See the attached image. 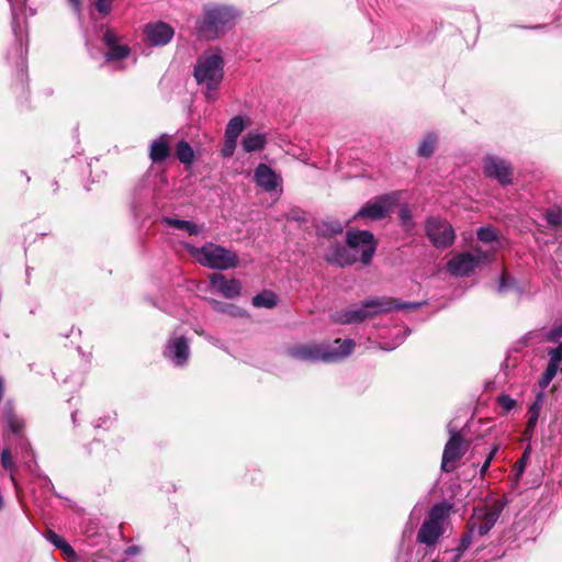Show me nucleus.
<instances>
[{"mask_svg": "<svg viewBox=\"0 0 562 562\" xmlns=\"http://www.w3.org/2000/svg\"><path fill=\"white\" fill-rule=\"evenodd\" d=\"M236 138H225V144L222 149V154L224 157H229L234 154L236 147Z\"/></svg>", "mask_w": 562, "mask_h": 562, "instance_id": "nucleus-38", "label": "nucleus"}, {"mask_svg": "<svg viewBox=\"0 0 562 562\" xmlns=\"http://www.w3.org/2000/svg\"><path fill=\"white\" fill-rule=\"evenodd\" d=\"M549 363L559 366L562 362V342L548 350Z\"/></svg>", "mask_w": 562, "mask_h": 562, "instance_id": "nucleus-36", "label": "nucleus"}, {"mask_svg": "<svg viewBox=\"0 0 562 562\" xmlns=\"http://www.w3.org/2000/svg\"><path fill=\"white\" fill-rule=\"evenodd\" d=\"M244 130V120L241 116H234L229 120L226 130L225 138H238Z\"/></svg>", "mask_w": 562, "mask_h": 562, "instance_id": "nucleus-29", "label": "nucleus"}, {"mask_svg": "<svg viewBox=\"0 0 562 562\" xmlns=\"http://www.w3.org/2000/svg\"><path fill=\"white\" fill-rule=\"evenodd\" d=\"M499 513L501 509H493L473 517L470 522L471 532H477L479 536L486 535L496 524Z\"/></svg>", "mask_w": 562, "mask_h": 562, "instance_id": "nucleus-19", "label": "nucleus"}, {"mask_svg": "<svg viewBox=\"0 0 562 562\" xmlns=\"http://www.w3.org/2000/svg\"><path fill=\"white\" fill-rule=\"evenodd\" d=\"M325 260L335 266L345 267L355 263L358 256L347 246L339 243L330 244L328 250L324 256Z\"/></svg>", "mask_w": 562, "mask_h": 562, "instance_id": "nucleus-17", "label": "nucleus"}, {"mask_svg": "<svg viewBox=\"0 0 562 562\" xmlns=\"http://www.w3.org/2000/svg\"><path fill=\"white\" fill-rule=\"evenodd\" d=\"M395 196L386 194L368 201L353 216V220L378 221L386 217L393 210Z\"/></svg>", "mask_w": 562, "mask_h": 562, "instance_id": "nucleus-9", "label": "nucleus"}, {"mask_svg": "<svg viewBox=\"0 0 562 562\" xmlns=\"http://www.w3.org/2000/svg\"><path fill=\"white\" fill-rule=\"evenodd\" d=\"M4 417L10 430L19 434L23 428V422L13 413L12 406L8 403L4 407Z\"/></svg>", "mask_w": 562, "mask_h": 562, "instance_id": "nucleus-28", "label": "nucleus"}, {"mask_svg": "<svg viewBox=\"0 0 562 562\" xmlns=\"http://www.w3.org/2000/svg\"><path fill=\"white\" fill-rule=\"evenodd\" d=\"M176 156L181 164L191 166L194 160V150L187 140L181 139L177 143Z\"/></svg>", "mask_w": 562, "mask_h": 562, "instance_id": "nucleus-25", "label": "nucleus"}, {"mask_svg": "<svg viewBox=\"0 0 562 562\" xmlns=\"http://www.w3.org/2000/svg\"><path fill=\"white\" fill-rule=\"evenodd\" d=\"M11 4L12 10V27L15 36H18L16 25H18V15L22 13L26 5V0H8Z\"/></svg>", "mask_w": 562, "mask_h": 562, "instance_id": "nucleus-30", "label": "nucleus"}, {"mask_svg": "<svg viewBox=\"0 0 562 562\" xmlns=\"http://www.w3.org/2000/svg\"><path fill=\"white\" fill-rule=\"evenodd\" d=\"M254 181L265 192L281 190L282 177L266 164H259L254 171Z\"/></svg>", "mask_w": 562, "mask_h": 562, "instance_id": "nucleus-15", "label": "nucleus"}, {"mask_svg": "<svg viewBox=\"0 0 562 562\" xmlns=\"http://www.w3.org/2000/svg\"><path fill=\"white\" fill-rule=\"evenodd\" d=\"M548 223L551 225H559L562 222V215L560 212L557 211H550L547 214Z\"/></svg>", "mask_w": 562, "mask_h": 562, "instance_id": "nucleus-44", "label": "nucleus"}, {"mask_svg": "<svg viewBox=\"0 0 562 562\" xmlns=\"http://www.w3.org/2000/svg\"><path fill=\"white\" fill-rule=\"evenodd\" d=\"M68 2L71 5L76 15L80 18L82 13V0H68Z\"/></svg>", "mask_w": 562, "mask_h": 562, "instance_id": "nucleus-45", "label": "nucleus"}, {"mask_svg": "<svg viewBox=\"0 0 562 562\" xmlns=\"http://www.w3.org/2000/svg\"><path fill=\"white\" fill-rule=\"evenodd\" d=\"M102 42L106 48L104 54L106 61H117L128 57L131 49L114 30L106 29L103 32Z\"/></svg>", "mask_w": 562, "mask_h": 562, "instance_id": "nucleus-13", "label": "nucleus"}, {"mask_svg": "<svg viewBox=\"0 0 562 562\" xmlns=\"http://www.w3.org/2000/svg\"><path fill=\"white\" fill-rule=\"evenodd\" d=\"M477 238L484 243H491L496 239V232L491 227H481L477 231Z\"/></svg>", "mask_w": 562, "mask_h": 562, "instance_id": "nucleus-35", "label": "nucleus"}, {"mask_svg": "<svg viewBox=\"0 0 562 562\" xmlns=\"http://www.w3.org/2000/svg\"><path fill=\"white\" fill-rule=\"evenodd\" d=\"M446 515L447 509L445 506L435 505L418 531L417 541L427 546L436 543L443 532L442 521Z\"/></svg>", "mask_w": 562, "mask_h": 562, "instance_id": "nucleus-7", "label": "nucleus"}, {"mask_svg": "<svg viewBox=\"0 0 562 562\" xmlns=\"http://www.w3.org/2000/svg\"><path fill=\"white\" fill-rule=\"evenodd\" d=\"M170 155V136L162 134L151 142L149 147V158L153 162H161Z\"/></svg>", "mask_w": 562, "mask_h": 562, "instance_id": "nucleus-20", "label": "nucleus"}, {"mask_svg": "<svg viewBox=\"0 0 562 562\" xmlns=\"http://www.w3.org/2000/svg\"><path fill=\"white\" fill-rule=\"evenodd\" d=\"M190 252L204 267L216 270H228L238 266L239 259L235 251L214 243L202 247H190Z\"/></svg>", "mask_w": 562, "mask_h": 562, "instance_id": "nucleus-5", "label": "nucleus"}, {"mask_svg": "<svg viewBox=\"0 0 562 562\" xmlns=\"http://www.w3.org/2000/svg\"><path fill=\"white\" fill-rule=\"evenodd\" d=\"M400 218L406 229H409L412 227V216L411 211L408 207L404 206L400 210Z\"/></svg>", "mask_w": 562, "mask_h": 562, "instance_id": "nucleus-39", "label": "nucleus"}, {"mask_svg": "<svg viewBox=\"0 0 562 562\" xmlns=\"http://www.w3.org/2000/svg\"><path fill=\"white\" fill-rule=\"evenodd\" d=\"M438 136L435 133H427L417 148V155L422 158H429L437 147Z\"/></svg>", "mask_w": 562, "mask_h": 562, "instance_id": "nucleus-23", "label": "nucleus"}, {"mask_svg": "<svg viewBox=\"0 0 562 562\" xmlns=\"http://www.w3.org/2000/svg\"><path fill=\"white\" fill-rule=\"evenodd\" d=\"M497 403L505 413L512 411L517 404L516 400L512 398L507 394L499 395L497 397Z\"/></svg>", "mask_w": 562, "mask_h": 562, "instance_id": "nucleus-34", "label": "nucleus"}, {"mask_svg": "<svg viewBox=\"0 0 562 562\" xmlns=\"http://www.w3.org/2000/svg\"><path fill=\"white\" fill-rule=\"evenodd\" d=\"M493 459V453H491L487 459L485 460V462L483 463L482 468H481V474L484 475V473L487 471L488 467H490V463Z\"/></svg>", "mask_w": 562, "mask_h": 562, "instance_id": "nucleus-50", "label": "nucleus"}, {"mask_svg": "<svg viewBox=\"0 0 562 562\" xmlns=\"http://www.w3.org/2000/svg\"><path fill=\"white\" fill-rule=\"evenodd\" d=\"M265 145L266 136L262 133H247L241 140L243 149L247 153L260 150Z\"/></svg>", "mask_w": 562, "mask_h": 562, "instance_id": "nucleus-22", "label": "nucleus"}, {"mask_svg": "<svg viewBox=\"0 0 562 562\" xmlns=\"http://www.w3.org/2000/svg\"><path fill=\"white\" fill-rule=\"evenodd\" d=\"M1 464L5 470L13 471L15 468L10 449L4 448L1 452Z\"/></svg>", "mask_w": 562, "mask_h": 562, "instance_id": "nucleus-37", "label": "nucleus"}, {"mask_svg": "<svg viewBox=\"0 0 562 562\" xmlns=\"http://www.w3.org/2000/svg\"><path fill=\"white\" fill-rule=\"evenodd\" d=\"M426 234L437 248L450 246L454 240V231L445 220L429 218L426 223Z\"/></svg>", "mask_w": 562, "mask_h": 562, "instance_id": "nucleus-11", "label": "nucleus"}, {"mask_svg": "<svg viewBox=\"0 0 562 562\" xmlns=\"http://www.w3.org/2000/svg\"><path fill=\"white\" fill-rule=\"evenodd\" d=\"M543 404H544V395L542 392H539L536 395L532 404L530 405V407L528 409V414H527L528 422H527L526 432L531 434L535 430Z\"/></svg>", "mask_w": 562, "mask_h": 562, "instance_id": "nucleus-21", "label": "nucleus"}, {"mask_svg": "<svg viewBox=\"0 0 562 562\" xmlns=\"http://www.w3.org/2000/svg\"><path fill=\"white\" fill-rule=\"evenodd\" d=\"M516 467H517V470H518V475H520L522 472H524V469H525V458H521L517 463H516Z\"/></svg>", "mask_w": 562, "mask_h": 562, "instance_id": "nucleus-51", "label": "nucleus"}, {"mask_svg": "<svg viewBox=\"0 0 562 562\" xmlns=\"http://www.w3.org/2000/svg\"><path fill=\"white\" fill-rule=\"evenodd\" d=\"M60 550L63 551V553L68 557V558H75L76 557V552L75 550L71 548V546L69 543H65Z\"/></svg>", "mask_w": 562, "mask_h": 562, "instance_id": "nucleus-48", "label": "nucleus"}, {"mask_svg": "<svg viewBox=\"0 0 562 562\" xmlns=\"http://www.w3.org/2000/svg\"><path fill=\"white\" fill-rule=\"evenodd\" d=\"M16 53L19 55V66L21 67V70H23V67H24V64H25V54H26V49L23 48L22 44L19 45V47L16 48Z\"/></svg>", "mask_w": 562, "mask_h": 562, "instance_id": "nucleus-46", "label": "nucleus"}, {"mask_svg": "<svg viewBox=\"0 0 562 562\" xmlns=\"http://www.w3.org/2000/svg\"><path fill=\"white\" fill-rule=\"evenodd\" d=\"M422 305L420 302H401L387 296L370 297L364 300L360 306L353 305L336 312L333 319L338 324H358L378 314L394 310H416Z\"/></svg>", "mask_w": 562, "mask_h": 562, "instance_id": "nucleus-1", "label": "nucleus"}, {"mask_svg": "<svg viewBox=\"0 0 562 562\" xmlns=\"http://www.w3.org/2000/svg\"><path fill=\"white\" fill-rule=\"evenodd\" d=\"M562 337V323H554L544 336L549 342H559Z\"/></svg>", "mask_w": 562, "mask_h": 562, "instance_id": "nucleus-33", "label": "nucleus"}, {"mask_svg": "<svg viewBox=\"0 0 562 562\" xmlns=\"http://www.w3.org/2000/svg\"><path fill=\"white\" fill-rule=\"evenodd\" d=\"M164 357L175 367H184L190 357V346L188 339L173 333L164 349Z\"/></svg>", "mask_w": 562, "mask_h": 562, "instance_id": "nucleus-10", "label": "nucleus"}, {"mask_svg": "<svg viewBox=\"0 0 562 562\" xmlns=\"http://www.w3.org/2000/svg\"><path fill=\"white\" fill-rule=\"evenodd\" d=\"M113 0H97L95 9L101 14H108L111 10V4Z\"/></svg>", "mask_w": 562, "mask_h": 562, "instance_id": "nucleus-40", "label": "nucleus"}, {"mask_svg": "<svg viewBox=\"0 0 562 562\" xmlns=\"http://www.w3.org/2000/svg\"><path fill=\"white\" fill-rule=\"evenodd\" d=\"M490 261V255L481 249H474L473 252H460L447 262V270L454 277L470 276L474 270L486 265Z\"/></svg>", "mask_w": 562, "mask_h": 562, "instance_id": "nucleus-6", "label": "nucleus"}, {"mask_svg": "<svg viewBox=\"0 0 562 562\" xmlns=\"http://www.w3.org/2000/svg\"><path fill=\"white\" fill-rule=\"evenodd\" d=\"M348 247L357 256L360 252V260L362 263L368 265L376 249V241L372 233L369 231H349L346 235Z\"/></svg>", "mask_w": 562, "mask_h": 562, "instance_id": "nucleus-8", "label": "nucleus"}, {"mask_svg": "<svg viewBox=\"0 0 562 562\" xmlns=\"http://www.w3.org/2000/svg\"><path fill=\"white\" fill-rule=\"evenodd\" d=\"M212 307L217 311L229 315H237L238 308L233 304L222 303L217 300H210Z\"/></svg>", "mask_w": 562, "mask_h": 562, "instance_id": "nucleus-32", "label": "nucleus"}, {"mask_svg": "<svg viewBox=\"0 0 562 562\" xmlns=\"http://www.w3.org/2000/svg\"><path fill=\"white\" fill-rule=\"evenodd\" d=\"M473 533L474 532L470 531L468 535L462 537L459 549L465 550L471 544V542H472V535Z\"/></svg>", "mask_w": 562, "mask_h": 562, "instance_id": "nucleus-47", "label": "nucleus"}, {"mask_svg": "<svg viewBox=\"0 0 562 562\" xmlns=\"http://www.w3.org/2000/svg\"><path fill=\"white\" fill-rule=\"evenodd\" d=\"M465 450L467 448L463 446L462 437L457 432H451L443 449L441 461L442 471L452 472L456 469V462L463 457Z\"/></svg>", "mask_w": 562, "mask_h": 562, "instance_id": "nucleus-14", "label": "nucleus"}, {"mask_svg": "<svg viewBox=\"0 0 562 562\" xmlns=\"http://www.w3.org/2000/svg\"><path fill=\"white\" fill-rule=\"evenodd\" d=\"M513 283L514 280L510 279L506 273H503L498 284V292H505L508 288L513 285Z\"/></svg>", "mask_w": 562, "mask_h": 562, "instance_id": "nucleus-42", "label": "nucleus"}, {"mask_svg": "<svg viewBox=\"0 0 562 562\" xmlns=\"http://www.w3.org/2000/svg\"><path fill=\"white\" fill-rule=\"evenodd\" d=\"M483 171L486 177L497 180L502 186L512 182L513 170L510 164L497 156H486L484 158Z\"/></svg>", "mask_w": 562, "mask_h": 562, "instance_id": "nucleus-12", "label": "nucleus"}, {"mask_svg": "<svg viewBox=\"0 0 562 562\" xmlns=\"http://www.w3.org/2000/svg\"><path fill=\"white\" fill-rule=\"evenodd\" d=\"M558 370H559V366L548 362V366L538 382L539 386L542 390L546 389L550 384V382L557 375Z\"/></svg>", "mask_w": 562, "mask_h": 562, "instance_id": "nucleus-31", "label": "nucleus"}, {"mask_svg": "<svg viewBox=\"0 0 562 562\" xmlns=\"http://www.w3.org/2000/svg\"><path fill=\"white\" fill-rule=\"evenodd\" d=\"M165 223L177 229L186 231L190 235H199L202 231V228L198 224L190 221L166 217Z\"/></svg>", "mask_w": 562, "mask_h": 562, "instance_id": "nucleus-26", "label": "nucleus"}, {"mask_svg": "<svg viewBox=\"0 0 562 562\" xmlns=\"http://www.w3.org/2000/svg\"><path fill=\"white\" fill-rule=\"evenodd\" d=\"M194 78L199 85L205 86L209 100L215 99V91L224 77V60L220 50L210 49L201 55L194 66Z\"/></svg>", "mask_w": 562, "mask_h": 562, "instance_id": "nucleus-4", "label": "nucleus"}, {"mask_svg": "<svg viewBox=\"0 0 562 562\" xmlns=\"http://www.w3.org/2000/svg\"><path fill=\"white\" fill-rule=\"evenodd\" d=\"M114 422V417L111 415H108L105 417H100L95 420L94 427L95 428H110Z\"/></svg>", "mask_w": 562, "mask_h": 562, "instance_id": "nucleus-41", "label": "nucleus"}, {"mask_svg": "<svg viewBox=\"0 0 562 562\" xmlns=\"http://www.w3.org/2000/svg\"><path fill=\"white\" fill-rule=\"evenodd\" d=\"M212 288L226 299H234L240 294L241 283L239 280L227 279L224 274L214 272L210 276Z\"/></svg>", "mask_w": 562, "mask_h": 562, "instance_id": "nucleus-16", "label": "nucleus"}, {"mask_svg": "<svg viewBox=\"0 0 562 562\" xmlns=\"http://www.w3.org/2000/svg\"><path fill=\"white\" fill-rule=\"evenodd\" d=\"M145 34L151 45L162 46L172 40L175 31L169 24L157 22L148 24L145 29Z\"/></svg>", "mask_w": 562, "mask_h": 562, "instance_id": "nucleus-18", "label": "nucleus"}, {"mask_svg": "<svg viewBox=\"0 0 562 562\" xmlns=\"http://www.w3.org/2000/svg\"><path fill=\"white\" fill-rule=\"evenodd\" d=\"M408 334H409V329H406L404 335L401 337V339L396 344H393V345L385 344L384 346H382V349H384V350H393L396 346L402 344V341L406 338V336Z\"/></svg>", "mask_w": 562, "mask_h": 562, "instance_id": "nucleus-49", "label": "nucleus"}, {"mask_svg": "<svg viewBox=\"0 0 562 562\" xmlns=\"http://www.w3.org/2000/svg\"><path fill=\"white\" fill-rule=\"evenodd\" d=\"M76 415H77L76 413H72V415H71V418H72L74 423H76Z\"/></svg>", "mask_w": 562, "mask_h": 562, "instance_id": "nucleus-53", "label": "nucleus"}, {"mask_svg": "<svg viewBox=\"0 0 562 562\" xmlns=\"http://www.w3.org/2000/svg\"><path fill=\"white\" fill-rule=\"evenodd\" d=\"M277 303V295L272 291L266 290L252 297V305L256 307L272 308Z\"/></svg>", "mask_w": 562, "mask_h": 562, "instance_id": "nucleus-27", "label": "nucleus"}, {"mask_svg": "<svg viewBox=\"0 0 562 562\" xmlns=\"http://www.w3.org/2000/svg\"><path fill=\"white\" fill-rule=\"evenodd\" d=\"M238 16V10L232 5L205 4L202 16L195 22V29L201 37L215 40L231 30Z\"/></svg>", "mask_w": 562, "mask_h": 562, "instance_id": "nucleus-3", "label": "nucleus"}, {"mask_svg": "<svg viewBox=\"0 0 562 562\" xmlns=\"http://www.w3.org/2000/svg\"><path fill=\"white\" fill-rule=\"evenodd\" d=\"M356 344L352 339H335L333 342L300 344L288 348V355L306 362H336L348 357Z\"/></svg>", "mask_w": 562, "mask_h": 562, "instance_id": "nucleus-2", "label": "nucleus"}, {"mask_svg": "<svg viewBox=\"0 0 562 562\" xmlns=\"http://www.w3.org/2000/svg\"><path fill=\"white\" fill-rule=\"evenodd\" d=\"M47 539L58 549L66 543V541L54 531H48Z\"/></svg>", "mask_w": 562, "mask_h": 562, "instance_id": "nucleus-43", "label": "nucleus"}, {"mask_svg": "<svg viewBox=\"0 0 562 562\" xmlns=\"http://www.w3.org/2000/svg\"><path fill=\"white\" fill-rule=\"evenodd\" d=\"M4 394V384H3V379L0 378V400L2 398Z\"/></svg>", "mask_w": 562, "mask_h": 562, "instance_id": "nucleus-52", "label": "nucleus"}, {"mask_svg": "<svg viewBox=\"0 0 562 562\" xmlns=\"http://www.w3.org/2000/svg\"><path fill=\"white\" fill-rule=\"evenodd\" d=\"M344 224L339 221H324L317 226V234L321 237L331 238L344 232Z\"/></svg>", "mask_w": 562, "mask_h": 562, "instance_id": "nucleus-24", "label": "nucleus"}]
</instances>
